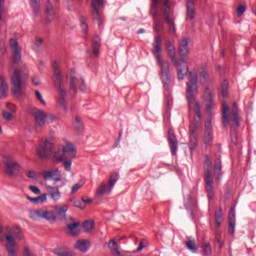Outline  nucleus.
I'll return each instance as SVG.
<instances>
[{
	"label": "nucleus",
	"instance_id": "nucleus-7",
	"mask_svg": "<svg viewBox=\"0 0 256 256\" xmlns=\"http://www.w3.org/2000/svg\"><path fill=\"white\" fill-rule=\"evenodd\" d=\"M23 167L12 157L4 159V173L9 179H17Z\"/></svg>",
	"mask_w": 256,
	"mask_h": 256
},
{
	"label": "nucleus",
	"instance_id": "nucleus-33",
	"mask_svg": "<svg viewBox=\"0 0 256 256\" xmlns=\"http://www.w3.org/2000/svg\"><path fill=\"white\" fill-rule=\"evenodd\" d=\"M30 7L36 17H39L41 13V0H29Z\"/></svg>",
	"mask_w": 256,
	"mask_h": 256
},
{
	"label": "nucleus",
	"instance_id": "nucleus-26",
	"mask_svg": "<svg viewBox=\"0 0 256 256\" xmlns=\"http://www.w3.org/2000/svg\"><path fill=\"white\" fill-rule=\"evenodd\" d=\"M117 241L119 243V241H121V238L118 237L116 239L110 240L108 243V247L112 254H114L115 256H121V252H119V244H117Z\"/></svg>",
	"mask_w": 256,
	"mask_h": 256
},
{
	"label": "nucleus",
	"instance_id": "nucleus-3",
	"mask_svg": "<svg viewBox=\"0 0 256 256\" xmlns=\"http://www.w3.org/2000/svg\"><path fill=\"white\" fill-rule=\"evenodd\" d=\"M36 155L40 157V159H49L53 155L54 159L58 163L63 162L64 169L66 171L71 172V165H73V160L65 159L64 156L61 155V148L55 147L53 141L46 139L42 140L38 147L36 148Z\"/></svg>",
	"mask_w": 256,
	"mask_h": 256
},
{
	"label": "nucleus",
	"instance_id": "nucleus-10",
	"mask_svg": "<svg viewBox=\"0 0 256 256\" xmlns=\"http://www.w3.org/2000/svg\"><path fill=\"white\" fill-rule=\"evenodd\" d=\"M33 116L37 127H44L46 123H53V121L57 120L55 115L42 110H35Z\"/></svg>",
	"mask_w": 256,
	"mask_h": 256
},
{
	"label": "nucleus",
	"instance_id": "nucleus-51",
	"mask_svg": "<svg viewBox=\"0 0 256 256\" xmlns=\"http://www.w3.org/2000/svg\"><path fill=\"white\" fill-rule=\"evenodd\" d=\"M245 11H247V7H245V5H239L238 8L236 9V13L239 16L243 15Z\"/></svg>",
	"mask_w": 256,
	"mask_h": 256
},
{
	"label": "nucleus",
	"instance_id": "nucleus-14",
	"mask_svg": "<svg viewBox=\"0 0 256 256\" xmlns=\"http://www.w3.org/2000/svg\"><path fill=\"white\" fill-rule=\"evenodd\" d=\"M163 15H164V21L168 25V31L172 35H176L177 28H175V20L171 18V6L167 5V2L164 3Z\"/></svg>",
	"mask_w": 256,
	"mask_h": 256
},
{
	"label": "nucleus",
	"instance_id": "nucleus-36",
	"mask_svg": "<svg viewBox=\"0 0 256 256\" xmlns=\"http://www.w3.org/2000/svg\"><path fill=\"white\" fill-rule=\"evenodd\" d=\"M223 110H222V119H223V125L225 128L229 125V116H227V113H229V106L224 102L222 104Z\"/></svg>",
	"mask_w": 256,
	"mask_h": 256
},
{
	"label": "nucleus",
	"instance_id": "nucleus-27",
	"mask_svg": "<svg viewBox=\"0 0 256 256\" xmlns=\"http://www.w3.org/2000/svg\"><path fill=\"white\" fill-rule=\"evenodd\" d=\"M26 199H28V201L34 205H43V203L47 202V194L44 193L34 198L31 196H26Z\"/></svg>",
	"mask_w": 256,
	"mask_h": 256
},
{
	"label": "nucleus",
	"instance_id": "nucleus-20",
	"mask_svg": "<svg viewBox=\"0 0 256 256\" xmlns=\"http://www.w3.org/2000/svg\"><path fill=\"white\" fill-rule=\"evenodd\" d=\"M178 51L180 53L181 61H185L186 55H189V39L184 38L180 41Z\"/></svg>",
	"mask_w": 256,
	"mask_h": 256
},
{
	"label": "nucleus",
	"instance_id": "nucleus-64",
	"mask_svg": "<svg viewBox=\"0 0 256 256\" xmlns=\"http://www.w3.org/2000/svg\"><path fill=\"white\" fill-rule=\"evenodd\" d=\"M52 21L53 19H49V18L46 19V23H51Z\"/></svg>",
	"mask_w": 256,
	"mask_h": 256
},
{
	"label": "nucleus",
	"instance_id": "nucleus-8",
	"mask_svg": "<svg viewBox=\"0 0 256 256\" xmlns=\"http://www.w3.org/2000/svg\"><path fill=\"white\" fill-rule=\"evenodd\" d=\"M206 160V174H205V189L208 196L209 201L215 198V190L213 189V176L211 175V159L209 156L205 157Z\"/></svg>",
	"mask_w": 256,
	"mask_h": 256
},
{
	"label": "nucleus",
	"instance_id": "nucleus-50",
	"mask_svg": "<svg viewBox=\"0 0 256 256\" xmlns=\"http://www.w3.org/2000/svg\"><path fill=\"white\" fill-rule=\"evenodd\" d=\"M35 95L36 98L38 99V101H40L41 105H47V103L45 102V100L43 99V95H41V92H39L38 90L35 91Z\"/></svg>",
	"mask_w": 256,
	"mask_h": 256
},
{
	"label": "nucleus",
	"instance_id": "nucleus-37",
	"mask_svg": "<svg viewBox=\"0 0 256 256\" xmlns=\"http://www.w3.org/2000/svg\"><path fill=\"white\" fill-rule=\"evenodd\" d=\"M99 49H101V40L100 39L93 40L92 51H93L94 57H99Z\"/></svg>",
	"mask_w": 256,
	"mask_h": 256
},
{
	"label": "nucleus",
	"instance_id": "nucleus-41",
	"mask_svg": "<svg viewBox=\"0 0 256 256\" xmlns=\"http://www.w3.org/2000/svg\"><path fill=\"white\" fill-rule=\"evenodd\" d=\"M228 91H229V83L226 80H224L221 85L222 97H228L229 95Z\"/></svg>",
	"mask_w": 256,
	"mask_h": 256
},
{
	"label": "nucleus",
	"instance_id": "nucleus-30",
	"mask_svg": "<svg viewBox=\"0 0 256 256\" xmlns=\"http://www.w3.org/2000/svg\"><path fill=\"white\" fill-rule=\"evenodd\" d=\"M200 81L202 83H207L209 81V70L207 64H201L200 66Z\"/></svg>",
	"mask_w": 256,
	"mask_h": 256
},
{
	"label": "nucleus",
	"instance_id": "nucleus-55",
	"mask_svg": "<svg viewBox=\"0 0 256 256\" xmlns=\"http://www.w3.org/2000/svg\"><path fill=\"white\" fill-rule=\"evenodd\" d=\"M34 45H35V47H41V45H43V39L42 38H37L34 41Z\"/></svg>",
	"mask_w": 256,
	"mask_h": 256
},
{
	"label": "nucleus",
	"instance_id": "nucleus-13",
	"mask_svg": "<svg viewBox=\"0 0 256 256\" xmlns=\"http://www.w3.org/2000/svg\"><path fill=\"white\" fill-rule=\"evenodd\" d=\"M105 5V0H92V17L94 21H97L98 27L103 25V13L99 11V7H103Z\"/></svg>",
	"mask_w": 256,
	"mask_h": 256
},
{
	"label": "nucleus",
	"instance_id": "nucleus-35",
	"mask_svg": "<svg viewBox=\"0 0 256 256\" xmlns=\"http://www.w3.org/2000/svg\"><path fill=\"white\" fill-rule=\"evenodd\" d=\"M213 109H215V102H206V121H209L210 119V123L213 121Z\"/></svg>",
	"mask_w": 256,
	"mask_h": 256
},
{
	"label": "nucleus",
	"instance_id": "nucleus-38",
	"mask_svg": "<svg viewBox=\"0 0 256 256\" xmlns=\"http://www.w3.org/2000/svg\"><path fill=\"white\" fill-rule=\"evenodd\" d=\"M25 175L27 179H31L32 181H37V179H39V172L35 170H27Z\"/></svg>",
	"mask_w": 256,
	"mask_h": 256
},
{
	"label": "nucleus",
	"instance_id": "nucleus-31",
	"mask_svg": "<svg viewBox=\"0 0 256 256\" xmlns=\"http://www.w3.org/2000/svg\"><path fill=\"white\" fill-rule=\"evenodd\" d=\"M80 225H81V223H79V222L69 224L67 226L68 235H70L71 237H77V235H79V226Z\"/></svg>",
	"mask_w": 256,
	"mask_h": 256
},
{
	"label": "nucleus",
	"instance_id": "nucleus-21",
	"mask_svg": "<svg viewBox=\"0 0 256 256\" xmlns=\"http://www.w3.org/2000/svg\"><path fill=\"white\" fill-rule=\"evenodd\" d=\"M223 165L221 164V159H216L214 161V177L217 183H221V177H223Z\"/></svg>",
	"mask_w": 256,
	"mask_h": 256
},
{
	"label": "nucleus",
	"instance_id": "nucleus-32",
	"mask_svg": "<svg viewBox=\"0 0 256 256\" xmlns=\"http://www.w3.org/2000/svg\"><path fill=\"white\" fill-rule=\"evenodd\" d=\"M44 13L45 15H48V17H55V7H53V3H51V0H47L44 4Z\"/></svg>",
	"mask_w": 256,
	"mask_h": 256
},
{
	"label": "nucleus",
	"instance_id": "nucleus-52",
	"mask_svg": "<svg viewBox=\"0 0 256 256\" xmlns=\"http://www.w3.org/2000/svg\"><path fill=\"white\" fill-rule=\"evenodd\" d=\"M161 27H163V23L159 21L154 22L153 29L154 31H156V33H159V31H161Z\"/></svg>",
	"mask_w": 256,
	"mask_h": 256
},
{
	"label": "nucleus",
	"instance_id": "nucleus-61",
	"mask_svg": "<svg viewBox=\"0 0 256 256\" xmlns=\"http://www.w3.org/2000/svg\"><path fill=\"white\" fill-rule=\"evenodd\" d=\"M143 33H145V29H143V28H140V29L137 31V34H138V35H141V34H143Z\"/></svg>",
	"mask_w": 256,
	"mask_h": 256
},
{
	"label": "nucleus",
	"instance_id": "nucleus-25",
	"mask_svg": "<svg viewBox=\"0 0 256 256\" xmlns=\"http://www.w3.org/2000/svg\"><path fill=\"white\" fill-rule=\"evenodd\" d=\"M235 225H236L235 208H231L230 214H229V229H228V233L230 235H235Z\"/></svg>",
	"mask_w": 256,
	"mask_h": 256
},
{
	"label": "nucleus",
	"instance_id": "nucleus-62",
	"mask_svg": "<svg viewBox=\"0 0 256 256\" xmlns=\"http://www.w3.org/2000/svg\"><path fill=\"white\" fill-rule=\"evenodd\" d=\"M3 233V226L0 225V241H3V237L1 236Z\"/></svg>",
	"mask_w": 256,
	"mask_h": 256
},
{
	"label": "nucleus",
	"instance_id": "nucleus-49",
	"mask_svg": "<svg viewBox=\"0 0 256 256\" xmlns=\"http://www.w3.org/2000/svg\"><path fill=\"white\" fill-rule=\"evenodd\" d=\"M29 190L34 193V195H41V189L35 185L29 186Z\"/></svg>",
	"mask_w": 256,
	"mask_h": 256
},
{
	"label": "nucleus",
	"instance_id": "nucleus-47",
	"mask_svg": "<svg viewBox=\"0 0 256 256\" xmlns=\"http://www.w3.org/2000/svg\"><path fill=\"white\" fill-rule=\"evenodd\" d=\"M13 235H15L16 239H18V241H22L23 239V232L21 231V228L16 227L15 231H13Z\"/></svg>",
	"mask_w": 256,
	"mask_h": 256
},
{
	"label": "nucleus",
	"instance_id": "nucleus-60",
	"mask_svg": "<svg viewBox=\"0 0 256 256\" xmlns=\"http://www.w3.org/2000/svg\"><path fill=\"white\" fill-rule=\"evenodd\" d=\"M82 201H83V203H87V204H89V203H92L93 202V200L91 199V198H83L82 199Z\"/></svg>",
	"mask_w": 256,
	"mask_h": 256
},
{
	"label": "nucleus",
	"instance_id": "nucleus-2",
	"mask_svg": "<svg viewBox=\"0 0 256 256\" xmlns=\"http://www.w3.org/2000/svg\"><path fill=\"white\" fill-rule=\"evenodd\" d=\"M151 53L154 55L156 63L160 67V78L164 85V89L169 91V89H171V70L169 62L161 59V57H163V40L160 35L154 37Z\"/></svg>",
	"mask_w": 256,
	"mask_h": 256
},
{
	"label": "nucleus",
	"instance_id": "nucleus-42",
	"mask_svg": "<svg viewBox=\"0 0 256 256\" xmlns=\"http://www.w3.org/2000/svg\"><path fill=\"white\" fill-rule=\"evenodd\" d=\"M222 209H219V212L216 213L215 215V223H216V227H221V223H223L224 219H223V213L221 212Z\"/></svg>",
	"mask_w": 256,
	"mask_h": 256
},
{
	"label": "nucleus",
	"instance_id": "nucleus-45",
	"mask_svg": "<svg viewBox=\"0 0 256 256\" xmlns=\"http://www.w3.org/2000/svg\"><path fill=\"white\" fill-rule=\"evenodd\" d=\"M74 127L77 129V131H81V129H83V122L81 121V117H75Z\"/></svg>",
	"mask_w": 256,
	"mask_h": 256
},
{
	"label": "nucleus",
	"instance_id": "nucleus-15",
	"mask_svg": "<svg viewBox=\"0 0 256 256\" xmlns=\"http://www.w3.org/2000/svg\"><path fill=\"white\" fill-rule=\"evenodd\" d=\"M232 121L234 125L231 128V131H233L231 134V139L234 143H237V133H235V127H240L241 124L239 123V109H237L236 102L233 103L232 107Z\"/></svg>",
	"mask_w": 256,
	"mask_h": 256
},
{
	"label": "nucleus",
	"instance_id": "nucleus-29",
	"mask_svg": "<svg viewBox=\"0 0 256 256\" xmlns=\"http://www.w3.org/2000/svg\"><path fill=\"white\" fill-rule=\"evenodd\" d=\"M75 247L76 249H78V251H81L82 253H87L89 251V248L91 247V244H89V241L87 240H78Z\"/></svg>",
	"mask_w": 256,
	"mask_h": 256
},
{
	"label": "nucleus",
	"instance_id": "nucleus-6",
	"mask_svg": "<svg viewBox=\"0 0 256 256\" xmlns=\"http://www.w3.org/2000/svg\"><path fill=\"white\" fill-rule=\"evenodd\" d=\"M29 77V70L27 66H22L19 70H14L12 74V92L14 95H22L25 89L26 79Z\"/></svg>",
	"mask_w": 256,
	"mask_h": 256
},
{
	"label": "nucleus",
	"instance_id": "nucleus-4",
	"mask_svg": "<svg viewBox=\"0 0 256 256\" xmlns=\"http://www.w3.org/2000/svg\"><path fill=\"white\" fill-rule=\"evenodd\" d=\"M186 86L189 111L190 113H194V121L199 123V121H201V103L195 101V95L199 93V90L197 89V74L189 72V82L186 83Z\"/></svg>",
	"mask_w": 256,
	"mask_h": 256
},
{
	"label": "nucleus",
	"instance_id": "nucleus-57",
	"mask_svg": "<svg viewBox=\"0 0 256 256\" xmlns=\"http://www.w3.org/2000/svg\"><path fill=\"white\" fill-rule=\"evenodd\" d=\"M3 5H5V0H0V21H1V15L3 13Z\"/></svg>",
	"mask_w": 256,
	"mask_h": 256
},
{
	"label": "nucleus",
	"instance_id": "nucleus-17",
	"mask_svg": "<svg viewBox=\"0 0 256 256\" xmlns=\"http://www.w3.org/2000/svg\"><path fill=\"white\" fill-rule=\"evenodd\" d=\"M168 145L170 147L171 154L175 157V155H177L179 142L177 141V136H175V131L172 130V128H169L168 130Z\"/></svg>",
	"mask_w": 256,
	"mask_h": 256
},
{
	"label": "nucleus",
	"instance_id": "nucleus-54",
	"mask_svg": "<svg viewBox=\"0 0 256 256\" xmlns=\"http://www.w3.org/2000/svg\"><path fill=\"white\" fill-rule=\"evenodd\" d=\"M32 83H33V85H36V86L41 85V79H39V77L35 76L32 78Z\"/></svg>",
	"mask_w": 256,
	"mask_h": 256
},
{
	"label": "nucleus",
	"instance_id": "nucleus-16",
	"mask_svg": "<svg viewBox=\"0 0 256 256\" xmlns=\"http://www.w3.org/2000/svg\"><path fill=\"white\" fill-rule=\"evenodd\" d=\"M203 141L206 147H209L213 144V125H211V118H209L208 121H206L205 123Z\"/></svg>",
	"mask_w": 256,
	"mask_h": 256
},
{
	"label": "nucleus",
	"instance_id": "nucleus-24",
	"mask_svg": "<svg viewBox=\"0 0 256 256\" xmlns=\"http://www.w3.org/2000/svg\"><path fill=\"white\" fill-rule=\"evenodd\" d=\"M56 215H58L59 219L64 220L67 217V211H69V206L67 204L56 205L54 207Z\"/></svg>",
	"mask_w": 256,
	"mask_h": 256
},
{
	"label": "nucleus",
	"instance_id": "nucleus-22",
	"mask_svg": "<svg viewBox=\"0 0 256 256\" xmlns=\"http://www.w3.org/2000/svg\"><path fill=\"white\" fill-rule=\"evenodd\" d=\"M197 126L196 124L194 126L190 127V151H195L196 147H197Z\"/></svg>",
	"mask_w": 256,
	"mask_h": 256
},
{
	"label": "nucleus",
	"instance_id": "nucleus-39",
	"mask_svg": "<svg viewBox=\"0 0 256 256\" xmlns=\"http://www.w3.org/2000/svg\"><path fill=\"white\" fill-rule=\"evenodd\" d=\"M204 101L205 103L213 101V93L211 92V89H209V87H206L204 89Z\"/></svg>",
	"mask_w": 256,
	"mask_h": 256
},
{
	"label": "nucleus",
	"instance_id": "nucleus-46",
	"mask_svg": "<svg viewBox=\"0 0 256 256\" xmlns=\"http://www.w3.org/2000/svg\"><path fill=\"white\" fill-rule=\"evenodd\" d=\"M80 27L83 31V34L87 35V33L89 32V29H88V26H87V22L85 21V18L80 19Z\"/></svg>",
	"mask_w": 256,
	"mask_h": 256
},
{
	"label": "nucleus",
	"instance_id": "nucleus-44",
	"mask_svg": "<svg viewBox=\"0 0 256 256\" xmlns=\"http://www.w3.org/2000/svg\"><path fill=\"white\" fill-rule=\"evenodd\" d=\"M202 249L204 255H211V253H213V249L211 248V244L209 242L204 243Z\"/></svg>",
	"mask_w": 256,
	"mask_h": 256
},
{
	"label": "nucleus",
	"instance_id": "nucleus-56",
	"mask_svg": "<svg viewBox=\"0 0 256 256\" xmlns=\"http://www.w3.org/2000/svg\"><path fill=\"white\" fill-rule=\"evenodd\" d=\"M152 18H153L154 23L156 21H159V12L154 11L153 14H152Z\"/></svg>",
	"mask_w": 256,
	"mask_h": 256
},
{
	"label": "nucleus",
	"instance_id": "nucleus-12",
	"mask_svg": "<svg viewBox=\"0 0 256 256\" xmlns=\"http://www.w3.org/2000/svg\"><path fill=\"white\" fill-rule=\"evenodd\" d=\"M9 47L12 51L11 65L15 67L18 63H21V47L16 38L10 39Z\"/></svg>",
	"mask_w": 256,
	"mask_h": 256
},
{
	"label": "nucleus",
	"instance_id": "nucleus-34",
	"mask_svg": "<svg viewBox=\"0 0 256 256\" xmlns=\"http://www.w3.org/2000/svg\"><path fill=\"white\" fill-rule=\"evenodd\" d=\"M8 91L9 85H7V81H5V78L0 77V99L7 97Z\"/></svg>",
	"mask_w": 256,
	"mask_h": 256
},
{
	"label": "nucleus",
	"instance_id": "nucleus-59",
	"mask_svg": "<svg viewBox=\"0 0 256 256\" xmlns=\"http://www.w3.org/2000/svg\"><path fill=\"white\" fill-rule=\"evenodd\" d=\"M157 3H159V0H152V9L157 8Z\"/></svg>",
	"mask_w": 256,
	"mask_h": 256
},
{
	"label": "nucleus",
	"instance_id": "nucleus-40",
	"mask_svg": "<svg viewBox=\"0 0 256 256\" xmlns=\"http://www.w3.org/2000/svg\"><path fill=\"white\" fill-rule=\"evenodd\" d=\"M186 247L191 253H197V244L195 243V240H188L186 242Z\"/></svg>",
	"mask_w": 256,
	"mask_h": 256
},
{
	"label": "nucleus",
	"instance_id": "nucleus-53",
	"mask_svg": "<svg viewBox=\"0 0 256 256\" xmlns=\"http://www.w3.org/2000/svg\"><path fill=\"white\" fill-rule=\"evenodd\" d=\"M3 117L6 121H11V119H13V114H11L10 112H4Z\"/></svg>",
	"mask_w": 256,
	"mask_h": 256
},
{
	"label": "nucleus",
	"instance_id": "nucleus-1",
	"mask_svg": "<svg viewBox=\"0 0 256 256\" xmlns=\"http://www.w3.org/2000/svg\"><path fill=\"white\" fill-rule=\"evenodd\" d=\"M55 88L58 91V106L60 109L67 111V97H75L77 89L85 91V80L77 74L75 69L70 70L63 76L59 63L54 62L52 65Z\"/></svg>",
	"mask_w": 256,
	"mask_h": 256
},
{
	"label": "nucleus",
	"instance_id": "nucleus-28",
	"mask_svg": "<svg viewBox=\"0 0 256 256\" xmlns=\"http://www.w3.org/2000/svg\"><path fill=\"white\" fill-rule=\"evenodd\" d=\"M48 195L53 201H59L61 199V192L58 187L47 186Z\"/></svg>",
	"mask_w": 256,
	"mask_h": 256
},
{
	"label": "nucleus",
	"instance_id": "nucleus-18",
	"mask_svg": "<svg viewBox=\"0 0 256 256\" xmlns=\"http://www.w3.org/2000/svg\"><path fill=\"white\" fill-rule=\"evenodd\" d=\"M44 181H54L59 183L63 178L61 177V171L59 169H54L51 171L43 172Z\"/></svg>",
	"mask_w": 256,
	"mask_h": 256
},
{
	"label": "nucleus",
	"instance_id": "nucleus-11",
	"mask_svg": "<svg viewBox=\"0 0 256 256\" xmlns=\"http://www.w3.org/2000/svg\"><path fill=\"white\" fill-rule=\"evenodd\" d=\"M30 219L37 221L38 219H46V221H57L55 212L43 209L32 210L30 212Z\"/></svg>",
	"mask_w": 256,
	"mask_h": 256
},
{
	"label": "nucleus",
	"instance_id": "nucleus-63",
	"mask_svg": "<svg viewBox=\"0 0 256 256\" xmlns=\"http://www.w3.org/2000/svg\"><path fill=\"white\" fill-rule=\"evenodd\" d=\"M121 135H123V131L119 132L117 143H119L121 141Z\"/></svg>",
	"mask_w": 256,
	"mask_h": 256
},
{
	"label": "nucleus",
	"instance_id": "nucleus-43",
	"mask_svg": "<svg viewBox=\"0 0 256 256\" xmlns=\"http://www.w3.org/2000/svg\"><path fill=\"white\" fill-rule=\"evenodd\" d=\"M94 225L95 222L93 220H87L83 223V229L89 233L93 229Z\"/></svg>",
	"mask_w": 256,
	"mask_h": 256
},
{
	"label": "nucleus",
	"instance_id": "nucleus-9",
	"mask_svg": "<svg viewBox=\"0 0 256 256\" xmlns=\"http://www.w3.org/2000/svg\"><path fill=\"white\" fill-rule=\"evenodd\" d=\"M119 181V174L114 173L110 176L108 184L102 182L98 189L96 190V197H103V195H109L111 191H113V187H115V183Z\"/></svg>",
	"mask_w": 256,
	"mask_h": 256
},
{
	"label": "nucleus",
	"instance_id": "nucleus-23",
	"mask_svg": "<svg viewBox=\"0 0 256 256\" xmlns=\"http://www.w3.org/2000/svg\"><path fill=\"white\" fill-rule=\"evenodd\" d=\"M186 19L193 21L195 19V2L193 0H186Z\"/></svg>",
	"mask_w": 256,
	"mask_h": 256
},
{
	"label": "nucleus",
	"instance_id": "nucleus-5",
	"mask_svg": "<svg viewBox=\"0 0 256 256\" xmlns=\"http://www.w3.org/2000/svg\"><path fill=\"white\" fill-rule=\"evenodd\" d=\"M166 50L174 67L177 69L178 80L183 81L185 79V75L189 73V66L187 65V61L177 60V50L175 49L173 42L169 40L166 41Z\"/></svg>",
	"mask_w": 256,
	"mask_h": 256
},
{
	"label": "nucleus",
	"instance_id": "nucleus-48",
	"mask_svg": "<svg viewBox=\"0 0 256 256\" xmlns=\"http://www.w3.org/2000/svg\"><path fill=\"white\" fill-rule=\"evenodd\" d=\"M83 185H85V182H79L76 183L72 186V193H77V191H79V189H81V187H83Z\"/></svg>",
	"mask_w": 256,
	"mask_h": 256
},
{
	"label": "nucleus",
	"instance_id": "nucleus-19",
	"mask_svg": "<svg viewBox=\"0 0 256 256\" xmlns=\"http://www.w3.org/2000/svg\"><path fill=\"white\" fill-rule=\"evenodd\" d=\"M61 155L63 157H70L71 159H73V157L77 155V151L75 150V145H73V143L71 142H66L62 148Z\"/></svg>",
	"mask_w": 256,
	"mask_h": 256
},
{
	"label": "nucleus",
	"instance_id": "nucleus-58",
	"mask_svg": "<svg viewBox=\"0 0 256 256\" xmlns=\"http://www.w3.org/2000/svg\"><path fill=\"white\" fill-rule=\"evenodd\" d=\"M145 249V246L143 245V242H140L139 246L136 249V253H139V251H143Z\"/></svg>",
	"mask_w": 256,
	"mask_h": 256
}]
</instances>
